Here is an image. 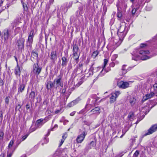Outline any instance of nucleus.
I'll use <instances>...</instances> for the list:
<instances>
[{
    "instance_id": "1",
    "label": "nucleus",
    "mask_w": 157,
    "mask_h": 157,
    "mask_svg": "<svg viewBox=\"0 0 157 157\" xmlns=\"http://www.w3.org/2000/svg\"><path fill=\"white\" fill-rule=\"evenodd\" d=\"M125 28V23H122L120 24L119 28V29L117 34L120 40H122L125 37L126 33H124V31Z\"/></svg>"
},
{
    "instance_id": "2",
    "label": "nucleus",
    "mask_w": 157,
    "mask_h": 157,
    "mask_svg": "<svg viewBox=\"0 0 157 157\" xmlns=\"http://www.w3.org/2000/svg\"><path fill=\"white\" fill-rule=\"evenodd\" d=\"M79 133H80L77 137L76 140L77 143H81L84 140L86 135L87 134V132L84 128H83L82 130L81 129L79 130Z\"/></svg>"
},
{
    "instance_id": "3",
    "label": "nucleus",
    "mask_w": 157,
    "mask_h": 157,
    "mask_svg": "<svg viewBox=\"0 0 157 157\" xmlns=\"http://www.w3.org/2000/svg\"><path fill=\"white\" fill-rule=\"evenodd\" d=\"M119 91H116L112 93L110 95V103H114L116 101V98L120 94Z\"/></svg>"
},
{
    "instance_id": "4",
    "label": "nucleus",
    "mask_w": 157,
    "mask_h": 157,
    "mask_svg": "<svg viewBox=\"0 0 157 157\" xmlns=\"http://www.w3.org/2000/svg\"><path fill=\"white\" fill-rule=\"evenodd\" d=\"M41 71V68L40 67L37 62L36 63H34L33 65V71L36 77H38Z\"/></svg>"
},
{
    "instance_id": "5",
    "label": "nucleus",
    "mask_w": 157,
    "mask_h": 157,
    "mask_svg": "<svg viewBox=\"0 0 157 157\" xmlns=\"http://www.w3.org/2000/svg\"><path fill=\"white\" fill-rule=\"evenodd\" d=\"M25 41V40L23 38H20L17 40L16 42V44L19 50H21L23 49Z\"/></svg>"
},
{
    "instance_id": "6",
    "label": "nucleus",
    "mask_w": 157,
    "mask_h": 157,
    "mask_svg": "<svg viewBox=\"0 0 157 157\" xmlns=\"http://www.w3.org/2000/svg\"><path fill=\"white\" fill-rule=\"evenodd\" d=\"M129 83L123 81H120L117 83L118 86L120 88L126 89L129 87Z\"/></svg>"
},
{
    "instance_id": "7",
    "label": "nucleus",
    "mask_w": 157,
    "mask_h": 157,
    "mask_svg": "<svg viewBox=\"0 0 157 157\" xmlns=\"http://www.w3.org/2000/svg\"><path fill=\"white\" fill-rule=\"evenodd\" d=\"M149 53V52L147 50H140L139 51L140 54L142 55V56H141V58L142 60H146L150 58L151 57L148 56L146 55Z\"/></svg>"
},
{
    "instance_id": "8",
    "label": "nucleus",
    "mask_w": 157,
    "mask_h": 157,
    "mask_svg": "<svg viewBox=\"0 0 157 157\" xmlns=\"http://www.w3.org/2000/svg\"><path fill=\"white\" fill-rule=\"evenodd\" d=\"M157 130V124H155L152 125L150 128L148 129L147 132L146 133L144 136H145L148 135L152 134Z\"/></svg>"
},
{
    "instance_id": "9",
    "label": "nucleus",
    "mask_w": 157,
    "mask_h": 157,
    "mask_svg": "<svg viewBox=\"0 0 157 157\" xmlns=\"http://www.w3.org/2000/svg\"><path fill=\"white\" fill-rule=\"evenodd\" d=\"M148 109L147 106H144V107H141L140 109V115L141 116L142 120L144 117V116L146 115L149 112L147 110Z\"/></svg>"
},
{
    "instance_id": "10",
    "label": "nucleus",
    "mask_w": 157,
    "mask_h": 157,
    "mask_svg": "<svg viewBox=\"0 0 157 157\" xmlns=\"http://www.w3.org/2000/svg\"><path fill=\"white\" fill-rule=\"evenodd\" d=\"M62 78V75H59L54 80V82L56 83L57 86H59L61 87L63 86V84L61 81Z\"/></svg>"
},
{
    "instance_id": "11",
    "label": "nucleus",
    "mask_w": 157,
    "mask_h": 157,
    "mask_svg": "<svg viewBox=\"0 0 157 157\" xmlns=\"http://www.w3.org/2000/svg\"><path fill=\"white\" fill-rule=\"evenodd\" d=\"M12 31L10 29H7L4 30V37L5 40H7L11 34Z\"/></svg>"
},
{
    "instance_id": "12",
    "label": "nucleus",
    "mask_w": 157,
    "mask_h": 157,
    "mask_svg": "<svg viewBox=\"0 0 157 157\" xmlns=\"http://www.w3.org/2000/svg\"><path fill=\"white\" fill-rule=\"evenodd\" d=\"M108 71H106L105 68H104V67H102V69L100 71V73L97 76V77L94 79V81H96L97 80L98 78L100 77H101L105 74L106 73L108 72Z\"/></svg>"
},
{
    "instance_id": "13",
    "label": "nucleus",
    "mask_w": 157,
    "mask_h": 157,
    "mask_svg": "<svg viewBox=\"0 0 157 157\" xmlns=\"http://www.w3.org/2000/svg\"><path fill=\"white\" fill-rule=\"evenodd\" d=\"M14 73L15 75L18 78V77H20L21 71L20 67L18 66V64H17V66L15 69Z\"/></svg>"
},
{
    "instance_id": "14",
    "label": "nucleus",
    "mask_w": 157,
    "mask_h": 157,
    "mask_svg": "<svg viewBox=\"0 0 157 157\" xmlns=\"http://www.w3.org/2000/svg\"><path fill=\"white\" fill-rule=\"evenodd\" d=\"M100 110V108L99 107H96L92 109L88 112L89 115H92L93 114L97 113Z\"/></svg>"
},
{
    "instance_id": "15",
    "label": "nucleus",
    "mask_w": 157,
    "mask_h": 157,
    "mask_svg": "<svg viewBox=\"0 0 157 157\" xmlns=\"http://www.w3.org/2000/svg\"><path fill=\"white\" fill-rule=\"evenodd\" d=\"M33 36H29L28 39L27 41L26 46L30 47L33 41Z\"/></svg>"
},
{
    "instance_id": "16",
    "label": "nucleus",
    "mask_w": 157,
    "mask_h": 157,
    "mask_svg": "<svg viewBox=\"0 0 157 157\" xmlns=\"http://www.w3.org/2000/svg\"><path fill=\"white\" fill-rule=\"evenodd\" d=\"M44 120L42 119H40L37 120L36 123V126L38 128L41 127L44 124Z\"/></svg>"
},
{
    "instance_id": "17",
    "label": "nucleus",
    "mask_w": 157,
    "mask_h": 157,
    "mask_svg": "<svg viewBox=\"0 0 157 157\" xmlns=\"http://www.w3.org/2000/svg\"><path fill=\"white\" fill-rule=\"evenodd\" d=\"M51 59L53 61H55L57 59L56 52V51H52L51 53Z\"/></svg>"
},
{
    "instance_id": "18",
    "label": "nucleus",
    "mask_w": 157,
    "mask_h": 157,
    "mask_svg": "<svg viewBox=\"0 0 157 157\" xmlns=\"http://www.w3.org/2000/svg\"><path fill=\"white\" fill-rule=\"evenodd\" d=\"M80 100L81 99L79 98H78L75 100L72 101V102L69 104L68 105L70 107H72L77 104Z\"/></svg>"
},
{
    "instance_id": "19",
    "label": "nucleus",
    "mask_w": 157,
    "mask_h": 157,
    "mask_svg": "<svg viewBox=\"0 0 157 157\" xmlns=\"http://www.w3.org/2000/svg\"><path fill=\"white\" fill-rule=\"evenodd\" d=\"M46 88L48 90H51V89L53 86L54 84L52 82L49 81L46 83Z\"/></svg>"
},
{
    "instance_id": "20",
    "label": "nucleus",
    "mask_w": 157,
    "mask_h": 157,
    "mask_svg": "<svg viewBox=\"0 0 157 157\" xmlns=\"http://www.w3.org/2000/svg\"><path fill=\"white\" fill-rule=\"evenodd\" d=\"M91 100L90 99H88L87 101V104L86 105V107L87 106H88L89 105H90L91 106H92L95 104L96 100L93 99H92L91 101Z\"/></svg>"
},
{
    "instance_id": "21",
    "label": "nucleus",
    "mask_w": 157,
    "mask_h": 157,
    "mask_svg": "<svg viewBox=\"0 0 157 157\" xmlns=\"http://www.w3.org/2000/svg\"><path fill=\"white\" fill-rule=\"evenodd\" d=\"M129 100L131 105L133 106L136 102V99L133 97H129Z\"/></svg>"
},
{
    "instance_id": "22",
    "label": "nucleus",
    "mask_w": 157,
    "mask_h": 157,
    "mask_svg": "<svg viewBox=\"0 0 157 157\" xmlns=\"http://www.w3.org/2000/svg\"><path fill=\"white\" fill-rule=\"evenodd\" d=\"M62 65L63 67H65L67 65V58L65 57H63L62 58Z\"/></svg>"
},
{
    "instance_id": "23",
    "label": "nucleus",
    "mask_w": 157,
    "mask_h": 157,
    "mask_svg": "<svg viewBox=\"0 0 157 157\" xmlns=\"http://www.w3.org/2000/svg\"><path fill=\"white\" fill-rule=\"evenodd\" d=\"M25 87V85L24 84H21L18 89V93H22L24 90Z\"/></svg>"
},
{
    "instance_id": "24",
    "label": "nucleus",
    "mask_w": 157,
    "mask_h": 157,
    "mask_svg": "<svg viewBox=\"0 0 157 157\" xmlns=\"http://www.w3.org/2000/svg\"><path fill=\"white\" fill-rule=\"evenodd\" d=\"M35 97V92L34 91H31L30 93L29 98L31 100H33Z\"/></svg>"
},
{
    "instance_id": "25",
    "label": "nucleus",
    "mask_w": 157,
    "mask_h": 157,
    "mask_svg": "<svg viewBox=\"0 0 157 157\" xmlns=\"http://www.w3.org/2000/svg\"><path fill=\"white\" fill-rule=\"evenodd\" d=\"M151 92L150 94H146L145 97H146V98L144 99L145 100H146L148 99L151 98L154 95L155 93L152 91Z\"/></svg>"
},
{
    "instance_id": "26",
    "label": "nucleus",
    "mask_w": 157,
    "mask_h": 157,
    "mask_svg": "<svg viewBox=\"0 0 157 157\" xmlns=\"http://www.w3.org/2000/svg\"><path fill=\"white\" fill-rule=\"evenodd\" d=\"M151 91H152L155 93L157 92V83H155L153 87L151 88Z\"/></svg>"
},
{
    "instance_id": "27",
    "label": "nucleus",
    "mask_w": 157,
    "mask_h": 157,
    "mask_svg": "<svg viewBox=\"0 0 157 157\" xmlns=\"http://www.w3.org/2000/svg\"><path fill=\"white\" fill-rule=\"evenodd\" d=\"M73 55L74 58L76 60V63H78V62L79 54H78V53H73Z\"/></svg>"
},
{
    "instance_id": "28",
    "label": "nucleus",
    "mask_w": 157,
    "mask_h": 157,
    "mask_svg": "<svg viewBox=\"0 0 157 157\" xmlns=\"http://www.w3.org/2000/svg\"><path fill=\"white\" fill-rule=\"evenodd\" d=\"M126 65H124L123 66L121 71H122V73H120V75H123L125 74L127 72V70L126 69Z\"/></svg>"
},
{
    "instance_id": "29",
    "label": "nucleus",
    "mask_w": 157,
    "mask_h": 157,
    "mask_svg": "<svg viewBox=\"0 0 157 157\" xmlns=\"http://www.w3.org/2000/svg\"><path fill=\"white\" fill-rule=\"evenodd\" d=\"M67 135L66 134H64L62 136V137L63 139L61 140V142L59 145V147H60L64 142L65 140L67 137Z\"/></svg>"
},
{
    "instance_id": "30",
    "label": "nucleus",
    "mask_w": 157,
    "mask_h": 157,
    "mask_svg": "<svg viewBox=\"0 0 157 157\" xmlns=\"http://www.w3.org/2000/svg\"><path fill=\"white\" fill-rule=\"evenodd\" d=\"M117 8L118 12L117 13V17L118 18H120L122 16V13L120 10L119 7L118 5H117Z\"/></svg>"
},
{
    "instance_id": "31",
    "label": "nucleus",
    "mask_w": 157,
    "mask_h": 157,
    "mask_svg": "<svg viewBox=\"0 0 157 157\" xmlns=\"http://www.w3.org/2000/svg\"><path fill=\"white\" fill-rule=\"evenodd\" d=\"M72 4L73 2H70L67 3L66 6L67 7V9L64 8V10H65V12H66L67 10V9L71 7L72 6Z\"/></svg>"
},
{
    "instance_id": "32",
    "label": "nucleus",
    "mask_w": 157,
    "mask_h": 157,
    "mask_svg": "<svg viewBox=\"0 0 157 157\" xmlns=\"http://www.w3.org/2000/svg\"><path fill=\"white\" fill-rule=\"evenodd\" d=\"M78 48L76 45H74L73 49V53H78Z\"/></svg>"
},
{
    "instance_id": "33",
    "label": "nucleus",
    "mask_w": 157,
    "mask_h": 157,
    "mask_svg": "<svg viewBox=\"0 0 157 157\" xmlns=\"http://www.w3.org/2000/svg\"><path fill=\"white\" fill-rule=\"evenodd\" d=\"M134 116V115L133 113L130 112L128 116V117L129 120L132 121L133 120Z\"/></svg>"
},
{
    "instance_id": "34",
    "label": "nucleus",
    "mask_w": 157,
    "mask_h": 157,
    "mask_svg": "<svg viewBox=\"0 0 157 157\" xmlns=\"http://www.w3.org/2000/svg\"><path fill=\"white\" fill-rule=\"evenodd\" d=\"M14 143V141L13 140H11L8 146V150H11V148L12 147Z\"/></svg>"
},
{
    "instance_id": "35",
    "label": "nucleus",
    "mask_w": 157,
    "mask_h": 157,
    "mask_svg": "<svg viewBox=\"0 0 157 157\" xmlns=\"http://www.w3.org/2000/svg\"><path fill=\"white\" fill-rule=\"evenodd\" d=\"M15 148L14 149V150L11 151V150H8V151L7 152V157H11L12 155L13 154V151L15 150Z\"/></svg>"
},
{
    "instance_id": "36",
    "label": "nucleus",
    "mask_w": 157,
    "mask_h": 157,
    "mask_svg": "<svg viewBox=\"0 0 157 157\" xmlns=\"http://www.w3.org/2000/svg\"><path fill=\"white\" fill-rule=\"evenodd\" d=\"M99 53L98 52L96 51H94L93 52V54L92 55V57H93V58H95L98 55Z\"/></svg>"
},
{
    "instance_id": "37",
    "label": "nucleus",
    "mask_w": 157,
    "mask_h": 157,
    "mask_svg": "<svg viewBox=\"0 0 157 157\" xmlns=\"http://www.w3.org/2000/svg\"><path fill=\"white\" fill-rule=\"evenodd\" d=\"M115 40V41H114V47L113 48H115L120 45V43L119 42H117L116 40Z\"/></svg>"
},
{
    "instance_id": "38",
    "label": "nucleus",
    "mask_w": 157,
    "mask_h": 157,
    "mask_svg": "<svg viewBox=\"0 0 157 157\" xmlns=\"http://www.w3.org/2000/svg\"><path fill=\"white\" fill-rule=\"evenodd\" d=\"M35 35L34 33V29H32L30 31L29 33V36H31L34 37Z\"/></svg>"
},
{
    "instance_id": "39",
    "label": "nucleus",
    "mask_w": 157,
    "mask_h": 157,
    "mask_svg": "<svg viewBox=\"0 0 157 157\" xmlns=\"http://www.w3.org/2000/svg\"><path fill=\"white\" fill-rule=\"evenodd\" d=\"M38 128L36 127V125L34 127H33V126H32L30 129V131L31 132H33L35 131Z\"/></svg>"
},
{
    "instance_id": "40",
    "label": "nucleus",
    "mask_w": 157,
    "mask_h": 157,
    "mask_svg": "<svg viewBox=\"0 0 157 157\" xmlns=\"http://www.w3.org/2000/svg\"><path fill=\"white\" fill-rule=\"evenodd\" d=\"M94 64V62H93V63H92V64L91 65V66L90 67V69H89L90 71L92 72V74H93V72H95V71H94V72L93 71L94 70V67H93V65Z\"/></svg>"
},
{
    "instance_id": "41",
    "label": "nucleus",
    "mask_w": 157,
    "mask_h": 157,
    "mask_svg": "<svg viewBox=\"0 0 157 157\" xmlns=\"http://www.w3.org/2000/svg\"><path fill=\"white\" fill-rule=\"evenodd\" d=\"M104 61V65L102 67H104V68H105L108 62V60L107 59H105Z\"/></svg>"
},
{
    "instance_id": "42",
    "label": "nucleus",
    "mask_w": 157,
    "mask_h": 157,
    "mask_svg": "<svg viewBox=\"0 0 157 157\" xmlns=\"http://www.w3.org/2000/svg\"><path fill=\"white\" fill-rule=\"evenodd\" d=\"M139 154V151L136 150L133 155V157H137L138 156Z\"/></svg>"
},
{
    "instance_id": "43",
    "label": "nucleus",
    "mask_w": 157,
    "mask_h": 157,
    "mask_svg": "<svg viewBox=\"0 0 157 157\" xmlns=\"http://www.w3.org/2000/svg\"><path fill=\"white\" fill-rule=\"evenodd\" d=\"M118 55L117 54H114L113 55L112 58V60L114 61L117 57Z\"/></svg>"
},
{
    "instance_id": "44",
    "label": "nucleus",
    "mask_w": 157,
    "mask_h": 157,
    "mask_svg": "<svg viewBox=\"0 0 157 157\" xmlns=\"http://www.w3.org/2000/svg\"><path fill=\"white\" fill-rule=\"evenodd\" d=\"M83 82L82 79H80V81L78 82V83L76 85L77 87H78L80 86Z\"/></svg>"
},
{
    "instance_id": "45",
    "label": "nucleus",
    "mask_w": 157,
    "mask_h": 157,
    "mask_svg": "<svg viewBox=\"0 0 157 157\" xmlns=\"http://www.w3.org/2000/svg\"><path fill=\"white\" fill-rule=\"evenodd\" d=\"M21 28L20 27H18L17 28L14 30V32L15 33V34H16L17 33H18L20 31V30Z\"/></svg>"
},
{
    "instance_id": "46",
    "label": "nucleus",
    "mask_w": 157,
    "mask_h": 157,
    "mask_svg": "<svg viewBox=\"0 0 157 157\" xmlns=\"http://www.w3.org/2000/svg\"><path fill=\"white\" fill-rule=\"evenodd\" d=\"M4 133L2 131H0V140H2L3 138Z\"/></svg>"
},
{
    "instance_id": "47",
    "label": "nucleus",
    "mask_w": 157,
    "mask_h": 157,
    "mask_svg": "<svg viewBox=\"0 0 157 157\" xmlns=\"http://www.w3.org/2000/svg\"><path fill=\"white\" fill-rule=\"evenodd\" d=\"M43 120H44L43 123H44V124L45 122H46L49 120V117H46L44 119H43Z\"/></svg>"
},
{
    "instance_id": "48",
    "label": "nucleus",
    "mask_w": 157,
    "mask_h": 157,
    "mask_svg": "<svg viewBox=\"0 0 157 157\" xmlns=\"http://www.w3.org/2000/svg\"><path fill=\"white\" fill-rule=\"evenodd\" d=\"M90 145H91L92 147H94L95 145V142L94 141H92L90 142Z\"/></svg>"
},
{
    "instance_id": "49",
    "label": "nucleus",
    "mask_w": 157,
    "mask_h": 157,
    "mask_svg": "<svg viewBox=\"0 0 157 157\" xmlns=\"http://www.w3.org/2000/svg\"><path fill=\"white\" fill-rule=\"evenodd\" d=\"M136 8H133L132 9V13L133 14H134L136 12Z\"/></svg>"
},
{
    "instance_id": "50",
    "label": "nucleus",
    "mask_w": 157,
    "mask_h": 157,
    "mask_svg": "<svg viewBox=\"0 0 157 157\" xmlns=\"http://www.w3.org/2000/svg\"><path fill=\"white\" fill-rule=\"evenodd\" d=\"M28 135H26L22 137V140L24 141L25 140L27 137Z\"/></svg>"
},
{
    "instance_id": "51",
    "label": "nucleus",
    "mask_w": 157,
    "mask_h": 157,
    "mask_svg": "<svg viewBox=\"0 0 157 157\" xmlns=\"http://www.w3.org/2000/svg\"><path fill=\"white\" fill-rule=\"evenodd\" d=\"M79 69L78 68H76L74 71L73 73H75L76 74H78V73H77V71Z\"/></svg>"
},
{
    "instance_id": "52",
    "label": "nucleus",
    "mask_w": 157,
    "mask_h": 157,
    "mask_svg": "<svg viewBox=\"0 0 157 157\" xmlns=\"http://www.w3.org/2000/svg\"><path fill=\"white\" fill-rule=\"evenodd\" d=\"M5 102L7 104H8L9 102V99L8 97H6L5 98Z\"/></svg>"
},
{
    "instance_id": "53",
    "label": "nucleus",
    "mask_w": 157,
    "mask_h": 157,
    "mask_svg": "<svg viewBox=\"0 0 157 157\" xmlns=\"http://www.w3.org/2000/svg\"><path fill=\"white\" fill-rule=\"evenodd\" d=\"M147 46V45L143 43L141 44L140 45V47L141 48H144L146 47Z\"/></svg>"
},
{
    "instance_id": "54",
    "label": "nucleus",
    "mask_w": 157,
    "mask_h": 157,
    "mask_svg": "<svg viewBox=\"0 0 157 157\" xmlns=\"http://www.w3.org/2000/svg\"><path fill=\"white\" fill-rule=\"evenodd\" d=\"M13 91H16V85L14 84L12 88Z\"/></svg>"
},
{
    "instance_id": "55",
    "label": "nucleus",
    "mask_w": 157,
    "mask_h": 157,
    "mask_svg": "<svg viewBox=\"0 0 157 157\" xmlns=\"http://www.w3.org/2000/svg\"><path fill=\"white\" fill-rule=\"evenodd\" d=\"M101 67H97L96 69V72H97L100 71L101 70Z\"/></svg>"
},
{
    "instance_id": "56",
    "label": "nucleus",
    "mask_w": 157,
    "mask_h": 157,
    "mask_svg": "<svg viewBox=\"0 0 157 157\" xmlns=\"http://www.w3.org/2000/svg\"><path fill=\"white\" fill-rule=\"evenodd\" d=\"M132 59H133L135 60H136V61H137L139 60V58L138 57H132Z\"/></svg>"
},
{
    "instance_id": "57",
    "label": "nucleus",
    "mask_w": 157,
    "mask_h": 157,
    "mask_svg": "<svg viewBox=\"0 0 157 157\" xmlns=\"http://www.w3.org/2000/svg\"><path fill=\"white\" fill-rule=\"evenodd\" d=\"M23 6L24 9V10L27 9V6H26V4H23Z\"/></svg>"
},
{
    "instance_id": "58",
    "label": "nucleus",
    "mask_w": 157,
    "mask_h": 157,
    "mask_svg": "<svg viewBox=\"0 0 157 157\" xmlns=\"http://www.w3.org/2000/svg\"><path fill=\"white\" fill-rule=\"evenodd\" d=\"M29 108H30L29 105L28 104H27L26 105V109H28Z\"/></svg>"
},
{
    "instance_id": "59",
    "label": "nucleus",
    "mask_w": 157,
    "mask_h": 157,
    "mask_svg": "<svg viewBox=\"0 0 157 157\" xmlns=\"http://www.w3.org/2000/svg\"><path fill=\"white\" fill-rule=\"evenodd\" d=\"M115 64L114 63H110V66L111 67H113L114 66Z\"/></svg>"
},
{
    "instance_id": "60",
    "label": "nucleus",
    "mask_w": 157,
    "mask_h": 157,
    "mask_svg": "<svg viewBox=\"0 0 157 157\" xmlns=\"http://www.w3.org/2000/svg\"><path fill=\"white\" fill-rule=\"evenodd\" d=\"M65 92H66L65 89H62V90L61 91V93H63V94H64L65 93Z\"/></svg>"
},
{
    "instance_id": "61",
    "label": "nucleus",
    "mask_w": 157,
    "mask_h": 157,
    "mask_svg": "<svg viewBox=\"0 0 157 157\" xmlns=\"http://www.w3.org/2000/svg\"><path fill=\"white\" fill-rule=\"evenodd\" d=\"M75 113V112H73L70 113V115L71 116H73Z\"/></svg>"
},
{
    "instance_id": "62",
    "label": "nucleus",
    "mask_w": 157,
    "mask_h": 157,
    "mask_svg": "<svg viewBox=\"0 0 157 157\" xmlns=\"http://www.w3.org/2000/svg\"><path fill=\"white\" fill-rule=\"evenodd\" d=\"M122 132L123 133V134L120 136V138H121L122 136L124 135V134H125V132H126V131H124V130H122Z\"/></svg>"
},
{
    "instance_id": "63",
    "label": "nucleus",
    "mask_w": 157,
    "mask_h": 157,
    "mask_svg": "<svg viewBox=\"0 0 157 157\" xmlns=\"http://www.w3.org/2000/svg\"><path fill=\"white\" fill-rule=\"evenodd\" d=\"M124 9H125H125L127 7V4H125V3H124Z\"/></svg>"
},
{
    "instance_id": "64",
    "label": "nucleus",
    "mask_w": 157,
    "mask_h": 157,
    "mask_svg": "<svg viewBox=\"0 0 157 157\" xmlns=\"http://www.w3.org/2000/svg\"><path fill=\"white\" fill-rule=\"evenodd\" d=\"M0 157H4V155L3 153H2L0 155Z\"/></svg>"
}]
</instances>
